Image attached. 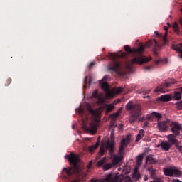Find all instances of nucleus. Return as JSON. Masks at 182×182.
Wrapping results in <instances>:
<instances>
[{
	"instance_id": "obj_58",
	"label": "nucleus",
	"mask_w": 182,
	"mask_h": 182,
	"mask_svg": "<svg viewBox=\"0 0 182 182\" xmlns=\"http://www.w3.org/2000/svg\"><path fill=\"white\" fill-rule=\"evenodd\" d=\"M92 165V162H90V164L88 166V168H90V166Z\"/></svg>"
},
{
	"instance_id": "obj_47",
	"label": "nucleus",
	"mask_w": 182,
	"mask_h": 182,
	"mask_svg": "<svg viewBox=\"0 0 182 182\" xmlns=\"http://www.w3.org/2000/svg\"><path fill=\"white\" fill-rule=\"evenodd\" d=\"M151 182H161V179L159 178V179H156V181H152Z\"/></svg>"
},
{
	"instance_id": "obj_46",
	"label": "nucleus",
	"mask_w": 182,
	"mask_h": 182,
	"mask_svg": "<svg viewBox=\"0 0 182 182\" xmlns=\"http://www.w3.org/2000/svg\"><path fill=\"white\" fill-rule=\"evenodd\" d=\"M172 182H181V181H180L178 179H173Z\"/></svg>"
},
{
	"instance_id": "obj_57",
	"label": "nucleus",
	"mask_w": 182,
	"mask_h": 182,
	"mask_svg": "<svg viewBox=\"0 0 182 182\" xmlns=\"http://www.w3.org/2000/svg\"><path fill=\"white\" fill-rule=\"evenodd\" d=\"M100 101L101 102V103H103L104 102L103 99H100Z\"/></svg>"
},
{
	"instance_id": "obj_54",
	"label": "nucleus",
	"mask_w": 182,
	"mask_h": 182,
	"mask_svg": "<svg viewBox=\"0 0 182 182\" xmlns=\"http://www.w3.org/2000/svg\"><path fill=\"white\" fill-rule=\"evenodd\" d=\"M155 63H156V65H159V64L160 63V60H156V61L155 62Z\"/></svg>"
},
{
	"instance_id": "obj_3",
	"label": "nucleus",
	"mask_w": 182,
	"mask_h": 182,
	"mask_svg": "<svg viewBox=\"0 0 182 182\" xmlns=\"http://www.w3.org/2000/svg\"><path fill=\"white\" fill-rule=\"evenodd\" d=\"M65 159H68L70 164H73L74 169L72 170L71 168H64V173H65L68 177H72L73 174L80 176V169L79 167H77V163H79V156H77L76 154H74L73 152H70V154L65 156Z\"/></svg>"
},
{
	"instance_id": "obj_27",
	"label": "nucleus",
	"mask_w": 182,
	"mask_h": 182,
	"mask_svg": "<svg viewBox=\"0 0 182 182\" xmlns=\"http://www.w3.org/2000/svg\"><path fill=\"white\" fill-rule=\"evenodd\" d=\"M113 164L112 163H109L103 166V170L105 171H107V170H110V168H112V167H113Z\"/></svg>"
},
{
	"instance_id": "obj_61",
	"label": "nucleus",
	"mask_w": 182,
	"mask_h": 182,
	"mask_svg": "<svg viewBox=\"0 0 182 182\" xmlns=\"http://www.w3.org/2000/svg\"><path fill=\"white\" fill-rule=\"evenodd\" d=\"M181 14H182V7L181 8Z\"/></svg>"
},
{
	"instance_id": "obj_44",
	"label": "nucleus",
	"mask_w": 182,
	"mask_h": 182,
	"mask_svg": "<svg viewBox=\"0 0 182 182\" xmlns=\"http://www.w3.org/2000/svg\"><path fill=\"white\" fill-rule=\"evenodd\" d=\"M147 126H149V122H145L144 124V128L147 127Z\"/></svg>"
},
{
	"instance_id": "obj_35",
	"label": "nucleus",
	"mask_w": 182,
	"mask_h": 182,
	"mask_svg": "<svg viewBox=\"0 0 182 182\" xmlns=\"http://www.w3.org/2000/svg\"><path fill=\"white\" fill-rule=\"evenodd\" d=\"M110 126L112 127H116L117 125H116V120L115 119H112V120H111V122H110Z\"/></svg>"
},
{
	"instance_id": "obj_25",
	"label": "nucleus",
	"mask_w": 182,
	"mask_h": 182,
	"mask_svg": "<svg viewBox=\"0 0 182 182\" xmlns=\"http://www.w3.org/2000/svg\"><path fill=\"white\" fill-rule=\"evenodd\" d=\"M97 147H99V141H97L95 145L89 147L90 152L93 153V151H95V150H96V149H97Z\"/></svg>"
},
{
	"instance_id": "obj_51",
	"label": "nucleus",
	"mask_w": 182,
	"mask_h": 182,
	"mask_svg": "<svg viewBox=\"0 0 182 182\" xmlns=\"http://www.w3.org/2000/svg\"><path fill=\"white\" fill-rule=\"evenodd\" d=\"M71 182H80L79 179H74Z\"/></svg>"
},
{
	"instance_id": "obj_28",
	"label": "nucleus",
	"mask_w": 182,
	"mask_h": 182,
	"mask_svg": "<svg viewBox=\"0 0 182 182\" xmlns=\"http://www.w3.org/2000/svg\"><path fill=\"white\" fill-rule=\"evenodd\" d=\"M173 99L175 100H181V93L180 92H175Z\"/></svg>"
},
{
	"instance_id": "obj_23",
	"label": "nucleus",
	"mask_w": 182,
	"mask_h": 182,
	"mask_svg": "<svg viewBox=\"0 0 182 182\" xmlns=\"http://www.w3.org/2000/svg\"><path fill=\"white\" fill-rule=\"evenodd\" d=\"M148 171L150 173L151 178H152V180L156 179V170L153 169V168H149Z\"/></svg>"
},
{
	"instance_id": "obj_39",
	"label": "nucleus",
	"mask_w": 182,
	"mask_h": 182,
	"mask_svg": "<svg viewBox=\"0 0 182 182\" xmlns=\"http://www.w3.org/2000/svg\"><path fill=\"white\" fill-rule=\"evenodd\" d=\"M90 182H102V181L99 179L92 178L90 180Z\"/></svg>"
},
{
	"instance_id": "obj_52",
	"label": "nucleus",
	"mask_w": 182,
	"mask_h": 182,
	"mask_svg": "<svg viewBox=\"0 0 182 182\" xmlns=\"http://www.w3.org/2000/svg\"><path fill=\"white\" fill-rule=\"evenodd\" d=\"M97 141H99V145H100V136L97 137Z\"/></svg>"
},
{
	"instance_id": "obj_20",
	"label": "nucleus",
	"mask_w": 182,
	"mask_h": 182,
	"mask_svg": "<svg viewBox=\"0 0 182 182\" xmlns=\"http://www.w3.org/2000/svg\"><path fill=\"white\" fill-rule=\"evenodd\" d=\"M146 162L149 163V164H156V159L153 158V155H149L146 157Z\"/></svg>"
},
{
	"instance_id": "obj_21",
	"label": "nucleus",
	"mask_w": 182,
	"mask_h": 182,
	"mask_svg": "<svg viewBox=\"0 0 182 182\" xmlns=\"http://www.w3.org/2000/svg\"><path fill=\"white\" fill-rule=\"evenodd\" d=\"M164 31H166L165 33V35L163 36L162 39H163V42H164V45H167V31H168V27L167 26H164Z\"/></svg>"
},
{
	"instance_id": "obj_5",
	"label": "nucleus",
	"mask_w": 182,
	"mask_h": 182,
	"mask_svg": "<svg viewBox=\"0 0 182 182\" xmlns=\"http://www.w3.org/2000/svg\"><path fill=\"white\" fill-rule=\"evenodd\" d=\"M116 141H114V132L111 131L110 139L106 144H102L100 151L98 153L99 157H103L104 154L109 150L110 154L114 153V146Z\"/></svg>"
},
{
	"instance_id": "obj_60",
	"label": "nucleus",
	"mask_w": 182,
	"mask_h": 182,
	"mask_svg": "<svg viewBox=\"0 0 182 182\" xmlns=\"http://www.w3.org/2000/svg\"><path fill=\"white\" fill-rule=\"evenodd\" d=\"M117 103H120V100H117Z\"/></svg>"
},
{
	"instance_id": "obj_38",
	"label": "nucleus",
	"mask_w": 182,
	"mask_h": 182,
	"mask_svg": "<svg viewBox=\"0 0 182 182\" xmlns=\"http://www.w3.org/2000/svg\"><path fill=\"white\" fill-rule=\"evenodd\" d=\"M124 182H132V178L130 177H126L125 178V180H124Z\"/></svg>"
},
{
	"instance_id": "obj_30",
	"label": "nucleus",
	"mask_w": 182,
	"mask_h": 182,
	"mask_svg": "<svg viewBox=\"0 0 182 182\" xmlns=\"http://www.w3.org/2000/svg\"><path fill=\"white\" fill-rule=\"evenodd\" d=\"M113 107H114V106H113V104H109L107 105V113H110V112H112V110H113Z\"/></svg>"
},
{
	"instance_id": "obj_36",
	"label": "nucleus",
	"mask_w": 182,
	"mask_h": 182,
	"mask_svg": "<svg viewBox=\"0 0 182 182\" xmlns=\"http://www.w3.org/2000/svg\"><path fill=\"white\" fill-rule=\"evenodd\" d=\"M122 92H123V88L122 87H118V88H116L115 90V92L117 94L122 93Z\"/></svg>"
},
{
	"instance_id": "obj_16",
	"label": "nucleus",
	"mask_w": 182,
	"mask_h": 182,
	"mask_svg": "<svg viewBox=\"0 0 182 182\" xmlns=\"http://www.w3.org/2000/svg\"><path fill=\"white\" fill-rule=\"evenodd\" d=\"M171 99L172 97H171L170 95L167 94L161 95L159 98H158V100H159V102H170Z\"/></svg>"
},
{
	"instance_id": "obj_42",
	"label": "nucleus",
	"mask_w": 182,
	"mask_h": 182,
	"mask_svg": "<svg viewBox=\"0 0 182 182\" xmlns=\"http://www.w3.org/2000/svg\"><path fill=\"white\" fill-rule=\"evenodd\" d=\"M116 127H112V125L109 126V130H111V132H114V129Z\"/></svg>"
},
{
	"instance_id": "obj_6",
	"label": "nucleus",
	"mask_w": 182,
	"mask_h": 182,
	"mask_svg": "<svg viewBox=\"0 0 182 182\" xmlns=\"http://www.w3.org/2000/svg\"><path fill=\"white\" fill-rule=\"evenodd\" d=\"M171 85H176V80L171 79L163 85H158L154 92L156 93H159V92L161 93H167L168 92V87H171Z\"/></svg>"
},
{
	"instance_id": "obj_33",
	"label": "nucleus",
	"mask_w": 182,
	"mask_h": 182,
	"mask_svg": "<svg viewBox=\"0 0 182 182\" xmlns=\"http://www.w3.org/2000/svg\"><path fill=\"white\" fill-rule=\"evenodd\" d=\"M105 161H106V157H103L97 162L98 166H103V164H105Z\"/></svg>"
},
{
	"instance_id": "obj_1",
	"label": "nucleus",
	"mask_w": 182,
	"mask_h": 182,
	"mask_svg": "<svg viewBox=\"0 0 182 182\" xmlns=\"http://www.w3.org/2000/svg\"><path fill=\"white\" fill-rule=\"evenodd\" d=\"M144 48L145 46L144 45H141L138 49H132L128 45H126L124 46L126 52H127L128 53H132L133 55H137L136 57L130 60L129 63L127 64L126 69L127 70H132V69L133 68V65L134 64L143 65V63H146L151 60V57L146 58L141 55V53L144 52Z\"/></svg>"
},
{
	"instance_id": "obj_48",
	"label": "nucleus",
	"mask_w": 182,
	"mask_h": 182,
	"mask_svg": "<svg viewBox=\"0 0 182 182\" xmlns=\"http://www.w3.org/2000/svg\"><path fill=\"white\" fill-rule=\"evenodd\" d=\"M92 66H95V62H92L90 63V68H92Z\"/></svg>"
},
{
	"instance_id": "obj_18",
	"label": "nucleus",
	"mask_w": 182,
	"mask_h": 182,
	"mask_svg": "<svg viewBox=\"0 0 182 182\" xmlns=\"http://www.w3.org/2000/svg\"><path fill=\"white\" fill-rule=\"evenodd\" d=\"M144 136V130L141 129L136 136V142L140 141V140H141V139H143Z\"/></svg>"
},
{
	"instance_id": "obj_63",
	"label": "nucleus",
	"mask_w": 182,
	"mask_h": 182,
	"mask_svg": "<svg viewBox=\"0 0 182 182\" xmlns=\"http://www.w3.org/2000/svg\"><path fill=\"white\" fill-rule=\"evenodd\" d=\"M104 79H106V76L104 77Z\"/></svg>"
},
{
	"instance_id": "obj_50",
	"label": "nucleus",
	"mask_w": 182,
	"mask_h": 182,
	"mask_svg": "<svg viewBox=\"0 0 182 182\" xmlns=\"http://www.w3.org/2000/svg\"><path fill=\"white\" fill-rule=\"evenodd\" d=\"M91 132H96V127H92V129H91Z\"/></svg>"
},
{
	"instance_id": "obj_13",
	"label": "nucleus",
	"mask_w": 182,
	"mask_h": 182,
	"mask_svg": "<svg viewBox=\"0 0 182 182\" xmlns=\"http://www.w3.org/2000/svg\"><path fill=\"white\" fill-rule=\"evenodd\" d=\"M100 84L101 85L102 89H103L104 92L106 93L107 97H112V92H110V90L109 89V85H107V82L102 80Z\"/></svg>"
},
{
	"instance_id": "obj_49",
	"label": "nucleus",
	"mask_w": 182,
	"mask_h": 182,
	"mask_svg": "<svg viewBox=\"0 0 182 182\" xmlns=\"http://www.w3.org/2000/svg\"><path fill=\"white\" fill-rule=\"evenodd\" d=\"M154 33L156 36H158V37L160 36V34L159 33V31H156L154 32Z\"/></svg>"
},
{
	"instance_id": "obj_4",
	"label": "nucleus",
	"mask_w": 182,
	"mask_h": 182,
	"mask_svg": "<svg viewBox=\"0 0 182 182\" xmlns=\"http://www.w3.org/2000/svg\"><path fill=\"white\" fill-rule=\"evenodd\" d=\"M126 109L131 114L129 117V123H131V124H133L143 113L141 112V106L139 104H134L133 101H129L127 104Z\"/></svg>"
},
{
	"instance_id": "obj_56",
	"label": "nucleus",
	"mask_w": 182,
	"mask_h": 182,
	"mask_svg": "<svg viewBox=\"0 0 182 182\" xmlns=\"http://www.w3.org/2000/svg\"><path fill=\"white\" fill-rule=\"evenodd\" d=\"M179 92H181V93H182V87H181L179 88Z\"/></svg>"
},
{
	"instance_id": "obj_12",
	"label": "nucleus",
	"mask_w": 182,
	"mask_h": 182,
	"mask_svg": "<svg viewBox=\"0 0 182 182\" xmlns=\"http://www.w3.org/2000/svg\"><path fill=\"white\" fill-rule=\"evenodd\" d=\"M129 143H130V136H127L126 138H124L120 144L119 149V153L122 154L123 151H124V149L127 147L129 145Z\"/></svg>"
},
{
	"instance_id": "obj_17",
	"label": "nucleus",
	"mask_w": 182,
	"mask_h": 182,
	"mask_svg": "<svg viewBox=\"0 0 182 182\" xmlns=\"http://www.w3.org/2000/svg\"><path fill=\"white\" fill-rule=\"evenodd\" d=\"M117 181V177L113 176L112 173L108 174L105 178V182H116Z\"/></svg>"
},
{
	"instance_id": "obj_10",
	"label": "nucleus",
	"mask_w": 182,
	"mask_h": 182,
	"mask_svg": "<svg viewBox=\"0 0 182 182\" xmlns=\"http://www.w3.org/2000/svg\"><path fill=\"white\" fill-rule=\"evenodd\" d=\"M171 123V121H170V119L159 122L158 127L160 132H167V130H168V127H170Z\"/></svg>"
},
{
	"instance_id": "obj_29",
	"label": "nucleus",
	"mask_w": 182,
	"mask_h": 182,
	"mask_svg": "<svg viewBox=\"0 0 182 182\" xmlns=\"http://www.w3.org/2000/svg\"><path fill=\"white\" fill-rule=\"evenodd\" d=\"M175 105L177 110H182V101L177 102Z\"/></svg>"
},
{
	"instance_id": "obj_22",
	"label": "nucleus",
	"mask_w": 182,
	"mask_h": 182,
	"mask_svg": "<svg viewBox=\"0 0 182 182\" xmlns=\"http://www.w3.org/2000/svg\"><path fill=\"white\" fill-rule=\"evenodd\" d=\"M121 161H122V157L115 156L114 157L112 164H113V166H117V164H119Z\"/></svg>"
},
{
	"instance_id": "obj_41",
	"label": "nucleus",
	"mask_w": 182,
	"mask_h": 182,
	"mask_svg": "<svg viewBox=\"0 0 182 182\" xmlns=\"http://www.w3.org/2000/svg\"><path fill=\"white\" fill-rule=\"evenodd\" d=\"M145 69H146V70H151V69H153V66H146V67L145 68Z\"/></svg>"
},
{
	"instance_id": "obj_8",
	"label": "nucleus",
	"mask_w": 182,
	"mask_h": 182,
	"mask_svg": "<svg viewBox=\"0 0 182 182\" xmlns=\"http://www.w3.org/2000/svg\"><path fill=\"white\" fill-rule=\"evenodd\" d=\"M146 48H153L154 55V56H158L159 53H157V49L161 48V46L159 45V43L156 39L149 41L146 45Z\"/></svg>"
},
{
	"instance_id": "obj_55",
	"label": "nucleus",
	"mask_w": 182,
	"mask_h": 182,
	"mask_svg": "<svg viewBox=\"0 0 182 182\" xmlns=\"http://www.w3.org/2000/svg\"><path fill=\"white\" fill-rule=\"evenodd\" d=\"M146 98L150 99V96L148 95V96H146V97H144V99H146Z\"/></svg>"
},
{
	"instance_id": "obj_43",
	"label": "nucleus",
	"mask_w": 182,
	"mask_h": 182,
	"mask_svg": "<svg viewBox=\"0 0 182 182\" xmlns=\"http://www.w3.org/2000/svg\"><path fill=\"white\" fill-rule=\"evenodd\" d=\"M150 92H151V90H146L144 91V93H145L146 95H148V93H150Z\"/></svg>"
},
{
	"instance_id": "obj_9",
	"label": "nucleus",
	"mask_w": 182,
	"mask_h": 182,
	"mask_svg": "<svg viewBox=\"0 0 182 182\" xmlns=\"http://www.w3.org/2000/svg\"><path fill=\"white\" fill-rule=\"evenodd\" d=\"M171 131L175 136H179L182 127L178 122H171L170 124Z\"/></svg>"
},
{
	"instance_id": "obj_26",
	"label": "nucleus",
	"mask_w": 182,
	"mask_h": 182,
	"mask_svg": "<svg viewBox=\"0 0 182 182\" xmlns=\"http://www.w3.org/2000/svg\"><path fill=\"white\" fill-rule=\"evenodd\" d=\"M173 28L177 35H180V28H178V24L177 23L175 22L173 24Z\"/></svg>"
},
{
	"instance_id": "obj_59",
	"label": "nucleus",
	"mask_w": 182,
	"mask_h": 182,
	"mask_svg": "<svg viewBox=\"0 0 182 182\" xmlns=\"http://www.w3.org/2000/svg\"><path fill=\"white\" fill-rule=\"evenodd\" d=\"M147 119L148 120H150V119H151V117H149Z\"/></svg>"
},
{
	"instance_id": "obj_24",
	"label": "nucleus",
	"mask_w": 182,
	"mask_h": 182,
	"mask_svg": "<svg viewBox=\"0 0 182 182\" xmlns=\"http://www.w3.org/2000/svg\"><path fill=\"white\" fill-rule=\"evenodd\" d=\"M144 157V154H140L136 158V164L137 166H141V163H143V159Z\"/></svg>"
},
{
	"instance_id": "obj_31",
	"label": "nucleus",
	"mask_w": 182,
	"mask_h": 182,
	"mask_svg": "<svg viewBox=\"0 0 182 182\" xmlns=\"http://www.w3.org/2000/svg\"><path fill=\"white\" fill-rule=\"evenodd\" d=\"M92 97H94L95 99H100V97H99V91L97 90H95L92 92Z\"/></svg>"
},
{
	"instance_id": "obj_32",
	"label": "nucleus",
	"mask_w": 182,
	"mask_h": 182,
	"mask_svg": "<svg viewBox=\"0 0 182 182\" xmlns=\"http://www.w3.org/2000/svg\"><path fill=\"white\" fill-rule=\"evenodd\" d=\"M154 117H156V119H159L160 120L161 119V114L157 113V112H153L152 113Z\"/></svg>"
},
{
	"instance_id": "obj_19",
	"label": "nucleus",
	"mask_w": 182,
	"mask_h": 182,
	"mask_svg": "<svg viewBox=\"0 0 182 182\" xmlns=\"http://www.w3.org/2000/svg\"><path fill=\"white\" fill-rule=\"evenodd\" d=\"M133 177L135 178V180H140V178H141V175L140 174V172H139V169H134Z\"/></svg>"
},
{
	"instance_id": "obj_7",
	"label": "nucleus",
	"mask_w": 182,
	"mask_h": 182,
	"mask_svg": "<svg viewBox=\"0 0 182 182\" xmlns=\"http://www.w3.org/2000/svg\"><path fill=\"white\" fill-rule=\"evenodd\" d=\"M164 173L167 177L179 178V177L181 176L182 172H181V171L176 168V167H171V168H164Z\"/></svg>"
},
{
	"instance_id": "obj_45",
	"label": "nucleus",
	"mask_w": 182,
	"mask_h": 182,
	"mask_svg": "<svg viewBox=\"0 0 182 182\" xmlns=\"http://www.w3.org/2000/svg\"><path fill=\"white\" fill-rule=\"evenodd\" d=\"M148 180H149V177L147 176V175H145L144 178V181H147Z\"/></svg>"
},
{
	"instance_id": "obj_62",
	"label": "nucleus",
	"mask_w": 182,
	"mask_h": 182,
	"mask_svg": "<svg viewBox=\"0 0 182 182\" xmlns=\"http://www.w3.org/2000/svg\"><path fill=\"white\" fill-rule=\"evenodd\" d=\"M167 25H170V23H168Z\"/></svg>"
},
{
	"instance_id": "obj_14",
	"label": "nucleus",
	"mask_w": 182,
	"mask_h": 182,
	"mask_svg": "<svg viewBox=\"0 0 182 182\" xmlns=\"http://www.w3.org/2000/svg\"><path fill=\"white\" fill-rule=\"evenodd\" d=\"M161 149L164 150L165 151H168L170 149H171V144L168 143V141H162L160 144ZM158 146V147H160Z\"/></svg>"
},
{
	"instance_id": "obj_53",
	"label": "nucleus",
	"mask_w": 182,
	"mask_h": 182,
	"mask_svg": "<svg viewBox=\"0 0 182 182\" xmlns=\"http://www.w3.org/2000/svg\"><path fill=\"white\" fill-rule=\"evenodd\" d=\"M179 23H180V25H181V26H182V18H180V20H179Z\"/></svg>"
},
{
	"instance_id": "obj_11",
	"label": "nucleus",
	"mask_w": 182,
	"mask_h": 182,
	"mask_svg": "<svg viewBox=\"0 0 182 182\" xmlns=\"http://www.w3.org/2000/svg\"><path fill=\"white\" fill-rule=\"evenodd\" d=\"M88 111L92 115V117L94 118V120L95 122H99L100 120L101 112L100 109H93V108H92L91 107H89Z\"/></svg>"
},
{
	"instance_id": "obj_40",
	"label": "nucleus",
	"mask_w": 182,
	"mask_h": 182,
	"mask_svg": "<svg viewBox=\"0 0 182 182\" xmlns=\"http://www.w3.org/2000/svg\"><path fill=\"white\" fill-rule=\"evenodd\" d=\"M146 120V118L144 117H141L139 119V122H141V123H143Z\"/></svg>"
},
{
	"instance_id": "obj_15",
	"label": "nucleus",
	"mask_w": 182,
	"mask_h": 182,
	"mask_svg": "<svg viewBox=\"0 0 182 182\" xmlns=\"http://www.w3.org/2000/svg\"><path fill=\"white\" fill-rule=\"evenodd\" d=\"M172 49L173 50H176V52H178L180 54L178 55V57L182 59V43L178 44V45H173Z\"/></svg>"
},
{
	"instance_id": "obj_37",
	"label": "nucleus",
	"mask_w": 182,
	"mask_h": 182,
	"mask_svg": "<svg viewBox=\"0 0 182 182\" xmlns=\"http://www.w3.org/2000/svg\"><path fill=\"white\" fill-rule=\"evenodd\" d=\"M111 117H113L114 119H116V117H119V112L111 114Z\"/></svg>"
},
{
	"instance_id": "obj_64",
	"label": "nucleus",
	"mask_w": 182,
	"mask_h": 182,
	"mask_svg": "<svg viewBox=\"0 0 182 182\" xmlns=\"http://www.w3.org/2000/svg\"><path fill=\"white\" fill-rule=\"evenodd\" d=\"M119 182H122V181H119Z\"/></svg>"
},
{
	"instance_id": "obj_34",
	"label": "nucleus",
	"mask_w": 182,
	"mask_h": 182,
	"mask_svg": "<svg viewBox=\"0 0 182 182\" xmlns=\"http://www.w3.org/2000/svg\"><path fill=\"white\" fill-rule=\"evenodd\" d=\"M11 82H12V79L11 78H8L6 80L5 86H9V85H11Z\"/></svg>"
},
{
	"instance_id": "obj_2",
	"label": "nucleus",
	"mask_w": 182,
	"mask_h": 182,
	"mask_svg": "<svg viewBox=\"0 0 182 182\" xmlns=\"http://www.w3.org/2000/svg\"><path fill=\"white\" fill-rule=\"evenodd\" d=\"M126 56H127V53L123 52H121L119 54L116 53H109L107 57L111 59V63L108 65L109 70H110L112 73H113V72L115 73H119V70L122 69V64L120 63V61H119V59L126 58Z\"/></svg>"
}]
</instances>
